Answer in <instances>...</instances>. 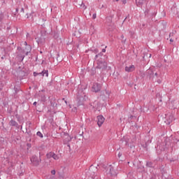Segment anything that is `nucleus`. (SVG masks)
Returning a JSON list of instances; mask_svg holds the SVG:
<instances>
[{"label":"nucleus","mask_w":179,"mask_h":179,"mask_svg":"<svg viewBox=\"0 0 179 179\" xmlns=\"http://www.w3.org/2000/svg\"><path fill=\"white\" fill-rule=\"evenodd\" d=\"M99 169H97V166H94V165H91L90 166L88 174H90V177L91 178L94 179L96 178V176H97V171Z\"/></svg>","instance_id":"f257e3e1"},{"label":"nucleus","mask_w":179,"mask_h":179,"mask_svg":"<svg viewBox=\"0 0 179 179\" xmlns=\"http://www.w3.org/2000/svg\"><path fill=\"white\" fill-rule=\"evenodd\" d=\"M76 96L78 106H82V104H83V101H85V97H86V95H85L83 92H81L80 93L78 92Z\"/></svg>","instance_id":"f03ea898"},{"label":"nucleus","mask_w":179,"mask_h":179,"mask_svg":"<svg viewBox=\"0 0 179 179\" xmlns=\"http://www.w3.org/2000/svg\"><path fill=\"white\" fill-rule=\"evenodd\" d=\"M31 162L34 166H39L40 163H41V158H40V157H38L36 155H33L31 157Z\"/></svg>","instance_id":"7ed1b4c3"},{"label":"nucleus","mask_w":179,"mask_h":179,"mask_svg":"<svg viewBox=\"0 0 179 179\" xmlns=\"http://www.w3.org/2000/svg\"><path fill=\"white\" fill-rule=\"evenodd\" d=\"M92 89V92H94L95 93H98V92H100V90H101V84L95 83H94Z\"/></svg>","instance_id":"20e7f679"},{"label":"nucleus","mask_w":179,"mask_h":179,"mask_svg":"<svg viewBox=\"0 0 179 179\" xmlns=\"http://www.w3.org/2000/svg\"><path fill=\"white\" fill-rule=\"evenodd\" d=\"M97 125L101 127L104 124L105 118L103 115H100L97 116Z\"/></svg>","instance_id":"39448f33"},{"label":"nucleus","mask_w":179,"mask_h":179,"mask_svg":"<svg viewBox=\"0 0 179 179\" xmlns=\"http://www.w3.org/2000/svg\"><path fill=\"white\" fill-rule=\"evenodd\" d=\"M46 157L48 159H51V157H52V159H54V160H58V159H59L58 155H56L55 153L52 152H50L48 153L46 155Z\"/></svg>","instance_id":"423d86ee"},{"label":"nucleus","mask_w":179,"mask_h":179,"mask_svg":"<svg viewBox=\"0 0 179 179\" xmlns=\"http://www.w3.org/2000/svg\"><path fill=\"white\" fill-rule=\"evenodd\" d=\"M124 70L126 72H134V71H135V65L132 64V65H130V66H127L125 68H124Z\"/></svg>","instance_id":"0eeeda50"},{"label":"nucleus","mask_w":179,"mask_h":179,"mask_svg":"<svg viewBox=\"0 0 179 179\" xmlns=\"http://www.w3.org/2000/svg\"><path fill=\"white\" fill-rule=\"evenodd\" d=\"M174 120V116L173 115H170L166 119V121H165V123L166 124V125H170L171 122H173Z\"/></svg>","instance_id":"6e6552de"},{"label":"nucleus","mask_w":179,"mask_h":179,"mask_svg":"<svg viewBox=\"0 0 179 179\" xmlns=\"http://www.w3.org/2000/svg\"><path fill=\"white\" fill-rule=\"evenodd\" d=\"M90 106L94 110H97V108H99V102L97 101H94V102H91L90 103Z\"/></svg>","instance_id":"1a4fd4ad"},{"label":"nucleus","mask_w":179,"mask_h":179,"mask_svg":"<svg viewBox=\"0 0 179 179\" xmlns=\"http://www.w3.org/2000/svg\"><path fill=\"white\" fill-rule=\"evenodd\" d=\"M136 6L141 8L144 3H146V0H136Z\"/></svg>","instance_id":"9d476101"},{"label":"nucleus","mask_w":179,"mask_h":179,"mask_svg":"<svg viewBox=\"0 0 179 179\" xmlns=\"http://www.w3.org/2000/svg\"><path fill=\"white\" fill-rule=\"evenodd\" d=\"M31 51V45H28L25 47V50H24V52H25V55H29V53Z\"/></svg>","instance_id":"9b49d317"},{"label":"nucleus","mask_w":179,"mask_h":179,"mask_svg":"<svg viewBox=\"0 0 179 179\" xmlns=\"http://www.w3.org/2000/svg\"><path fill=\"white\" fill-rule=\"evenodd\" d=\"M98 69H106L107 66L106 65V62H101L97 66Z\"/></svg>","instance_id":"f8f14e48"},{"label":"nucleus","mask_w":179,"mask_h":179,"mask_svg":"<svg viewBox=\"0 0 179 179\" xmlns=\"http://www.w3.org/2000/svg\"><path fill=\"white\" fill-rule=\"evenodd\" d=\"M10 125L11 127H16V128H19V124H17V122L15 121L14 120H11L10 121Z\"/></svg>","instance_id":"ddd939ff"},{"label":"nucleus","mask_w":179,"mask_h":179,"mask_svg":"<svg viewBox=\"0 0 179 179\" xmlns=\"http://www.w3.org/2000/svg\"><path fill=\"white\" fill-rule=\"evenodd\" d=\"M40 75H42V76H44V75H45V76L48 78V70H43L42 72L39 73Z\"/></svg>","instance_id":"4468645a"},{"label":"nucleus","mask_w":179,"mask_h":179,"mask_svg":"<svg viewBox=\"0 0 179 179\" xmlns=\"http://www.w3.org/2000/svg\"><path fill=\"white\" fill-rule=\"evenodd\" d=\"M147 73L149 76H152V75H155V73L153 72V70L149 69L147 70Z\"/></svg>","instance_id":"2eb2a0df"},{"label":"nucleus","mask_w":179,"mask_h":179,"mask_svg":"<svg viewBox=\"0 0 179 179\" xmlns=\"http://www.w3.org/2000/svg\"><path fill=\"white\" fill-rule=\"evenodd\" d=\"M24 55H18V58H19V59H20V61H23V59H24Z\"/></svg>","instance_id":"dca6fc26"},{"label":"nucleus","mask_w":179,"mask_h":179,"mask_svg":"<svg viewBox=\"0 0 179 179\" xmlns=\"http://www.w3.org/2000/svg\"><path fill=\"white\" fill-rule=\"evenodd\" d=\"M146 166L147 167H152L153 163H152V162H147Z\"/></svg>","instance_id":"f3484780"},{"label":"nucleus","mask_w":179,"mask_h":179,"mask_svg":"<svg viewBox=\"0 0 179 179\" xmlns=\"http://www.w3.org/2000/svg\"><path fill=\"white\" fill-rule=\"evenodd\" d=\"M36 135H37V136H39V138H43V134L40 131H38L36 133Z\"/></svg>","instance_id":"a211bd4d"},{"label":"nucleus","mask_w":179,"mask_h":179,"mask_svg":"<svg viewBox=\"0 0 179 179\" xmlns=\"http://www.w3.org/2000/svg\"><path fill=\"white\" fill-rule=\"evenodd\" d=\"M3 89V83H2V81L0 80V92Z\"/></svg>","instance_id":"6ab92c4d"},{"label":"nucleus","mask_w":179,"mask_h":179,"mask_svg":"<svg viewBox=\"0 0 179 179\" xmlns=\"http://www.w3.org/2000/svg\"><path fill=\"white\" fill-rule=\"evenodd\" d=\"M113 1H115L116 2H118V1L120 0H113ZM121 2H122V3H124L125 5V3H127V0H120Z\"/></svg>","instance_id":"aec40b11"},{"label":"nucleus","mask_w":179,"mask_h":179,"mask_svg":"<svg viewBox=\"0 0 179 179\" xmlns=\"http://www.w3.org/2000/svg\"><path fill=\"white\" fill-rule=\"evenodd\" d=\"M57 171H55V169H53L51 171V174H52V176H55Z\"/></svg>","instance_id":"412c9836"},{"label":"nucleus","mask_w":179,"mask_h":179,"mask_svg":"<svg viewBox=\"0 0 179 179\" xmlns=\"http://www.w3.org/2000/svg\"><path fill=\"white\" fill-rule=\"evenodd\" d=\"M15 117L17 118V121H20V115H19L18 114L15 115Z\"/></svg>","instance_id":"4be33fe9"},{"label":"nucleus","mask_w":179,"mask_h":179,"mask_svg":"<svg viewBox=\"0 0 179 179\" xmlns=\"http://www.w3.org/2000/svg\"><path fill=\"white\" fill-rule=\"evenodd\" d=\"M110 173L111 176H117L116 173H114V172H113V171L111 170V169H110Z\"/></svg>","instance_id":"5701e85b"},{"label":"nucleus","mask_w":179,"mask_h":179,"mask_svg":"<svg viewBox=\"0 0 179 179\" xmlns=\"http://www.w3.org/2000/svg\"><path fill=\"white\" fill-rule=\"evenodd\" d=\"M38 75H41L40 73L34 72V76H38Z\"/></svg>","instance_id":"b1692460"},{"label":"nucleus","mask_w":179,"mask_h":179,"mask_svg":"<svg viewBox=\"0 0 179 179\" xmlns=\"http://www.w3.org/2000/svg\"><path fill=\"white\" fill-rule=\"evenodd\" d=\"M149 14V9H146L145 11V15H148Z\"/></svg>","instance_id":"393cba45"},{"label":"nucleus","mask_w":179,"mask_h":179,"mask_svg":"<svg viewBox=\"0 0 179 179\" xmlns=\"http://www.w3.org/2000/svg\"><path fill=\"white\" fill-rule=\"evenodd\" d=\"M157 83H158L159 85H160V83H162V80L158 79V80H157Z\"/></svg>","instance_id":"a878e982"},{"label":"nucleus","mask_w":179,"mask_h":179,"mask_svg":"<svg viewBox=\"0 0 179 179\" xmlns=\"http://www.w3.org/2000/svg\"><path fill=\"white\" fill-rule=\"evenodd\" d=\"M96 13L93 14L92 19H96Z\"/></svg>","instance_id":"bb28decb"},{"label":"nucleus","mask_w":179,"mask_h":179,"mask_svg":"<svg viewBox=\"0 0 179 179\" xmlns=\"http://www.w3.org/2000/svg\"><path fill=\"white\" fill-rule=\"evenodd\" d=\"M118 157H121V156H122V153L121 152H119L118 155H117Z\"/></svg>","instance_id":"cd10ccee"},{"label":"nucleus","mask_w":179,"mask_h":179,"mask_svg":"<svg viewBox=\"0 0 179 179\" xmlns=\"http://www.w3.org/2000/svg\"><path fill=\"white\" fill-rule=\"evenodd\" d=\"M100 55V54L96 55H95V59H97V58H99V56Z\"/></svg>","instance_id":"c85d7f7f"},{"label":"nucleus","mask_w":179,"mask_h":179,"mask_svg":"<svg viewBox=\"0 0 179 179\" xmlns=\"http://www.w3.org/2000/svg\"><path fill=\"white\" fill-rule=\"evenodd\" d=\"M21 12H22V13H24V8H21Z\"/></svg>","instance_id":"c756f323"},{"label":"nucleus","mask_w":179,"mask_h":179,"mask_svg":"<svg viewBox=\"0 0 179 179\" xmlns=\"http://www.w3.org/2000/svg\"><path fill=\"white\" fill-rule=\"evenodd\" d=\"M2 19H3L2 15H0V22H2Z\"/></svg>","instance_id":"7c9ffc66"},{"label":"nucleus","mask_w":179,"mask_h":179,"mask_svg":"<svg viewBox=\"0 0 179 179\" xmlns=\"http://www.w3.org/2000/svg\"><path fill=\"white\" fill-rule=\"evenodd\" d=\"M155 76H157V78H159V74H157V73H155Z\"/></svg>","instance_id":"2f4dec72"},{"label":"nucleus","mask_w":179,"mask_h":179,"mask_svg":"<svg viewBox=\"0 0 179 179\" xmlns=\"http://www.w3.org/2000/svg\"><path fill=\"white\" fill-rule=\"evenodd\" d=\"M29 17H30V16L29 15V13H27V19H29Z\"/></svg>","instance_id":"473e14b6"},{"label":"nucleus","mask_w":179,"mask_h":179,"mask_svg":"<svg viewBox=\"0 0 179 179\" xmlns=\"http://www.w3.org/2000/svg\"><path fill=\"white\" fill-rule=\"evenodd\" d=\"M170 41H171V43H173V42H174V40H173V38H171V39H170Z\"/></svg>","instance_id":"72a5a7b5"},{"label":"nucleus","mask_w":179,"mask_h":179,"mask_svg":"<svg viewBox=\"0 0 179 179\" xmlns=\"http://www.w3.org/2000/svg\"><path fill=\"white\" fill-rule=\"evenodd\" d=\"M24 44L26 46L29 45L27 44V41H25V42L24 43Z\"/></svg>","instance_id":"f704fd0d"},{"label":"nucleus","mask_w":179,"mask_h":179,"mask_svg":"<svg viewBox=\"0 0 179 179\" xmlns=\"http://www.w3.org/2000/svg\"><path fill=\"white\" fill-rule=\"evenodd\" d=\"M33 105L34 106H37V103L35 101V102H34Z\"/></svg>","instance_id":"c9c22d12"},{"label":"nucleus","mask_w":179,"mask_h":179,"mask_svg":"<svg viewBox=\"0 0 179 179\" xmlns=\"http://www.w3.org/2000/svg\"><path fill=\"white\" fill-rule=\"evenodd\" d=\"M102 52H106V49H102Z\"/></svg>","instance_id":"e433bc0d"},{"label":"nucleus","mask_w":179,"mask_h":179,"mask_svg":"<svg viewBox=\"0 0 179 179\" xmlns=\"http://www.w3.org/2000/svg\"><path fill=\"white\" fill-rule=\"evenodd\" d=\"M50 179H55V177L52 176V177H50Z\"/></svg>","instance_id":"4c0bfd02"},{"label":"nucleus","mask_w":179,"mask_h":179,"mask_svg":"<svg viewBox=\"0 0 179 179\" xmlns=\"http://www.w3.org/2000/svg\"><path fill=\"white\" fill-rule=\"evenodd\" d=\"M171 36H173V33L169 34V37H171Z\"/></svg>","instance_id":"58836bf2"},{"label":"nucleus","mask_w":179,"mask_h":179,"mask_svg":"<svg viewBox=\"0 0 179 179\" xmlns=\"http://www.w3.org/2000/svg\"><path fill=\"white\" fill-rule=\"evenodd\" d=\"M15 93H17V90L16 87H15Z\"/></svg>","instance_id":"ea45409f"},{"label":"nucleus","mask_w":179,"mask_h":179,"mask_svg":"<svg viewBox=\"0 0 179 179\" xmlns=\"http://www.w3.org/2000/svg\"><path fill=\"white\" fill-rule=\"evenodd\" d=\"M16 12H19V8H16Z\"/></svg>","instance_id":"a19ab883"},{"label":"nucleus","mask_w":179,"mask_h":179,"mask_svg":"<svg viewBox=\"0 0 179 179\" xmlns=\"http://www.w3.org/2000/svg\"><path fill=\"white\" fill-rule=\"evenodd\" d=\"M121 38H124V35H122V36H121Z\"/></svg>","instance_id":"79ce46f5"},{"label":"nucleus","mask_w":179,"mask_h":179,"mask_svg":"<svg viewBox=\"0 0 179 179\" xmlns=\"http://www.w3.org/2000/svg\"><path fill=\"white\" fill-rule=\"evenodd\" d=\"M130 118H134V116H133V115H131V116L130 117Z\"/></svg>","instance_id":"37998d69"},{"label":"nucleus","mask_w":179,"mask_h":179,"mask_svg":"<svg viewBox=\"0 0 179 179\" xmlns=\"http://www.w3.org/2000/svg\"><path fill=\"white\" fill-rule=\"evenodd\" d=\"M106 94H107V91H105Z\"/></svg>","instance_id":"c03bdc74"},{"label":"nucleus","mask_w":179,"mask_h":179,"mask_svg":"<svg viewBox=\"0 0 179 179\" xmlns=\"http://www.w3.org/2000/svg\"><path fill=\"white\" fill-rule=\"evenodd\" d=\"M152 57V55H150V57Z\"/></svg>","instance_id":"a18cd8bd"},{"label":"nucleus","mask_w":179,"mask_h":179,"mask_svg":"<svg viewBox=\"0 0 179 179\" xmlns=\"http://www.w3.org/2000/svg\"><path fill=\"white\" fill-rule=\"evenodd\" d=\"M31 14H29V16H31Z\"/></svg>","instance_id":"49530a36"},{"label":"nucleus","mask_w":179,"mask_h":179,"mask_svg":"<svg viewBox=\"0 0 179 179\" xmlns=\"http://www.w3.org/2000/svg\"><path fill=\"white\" fill-rule=\"evenodd\" d=\"M65 103H66V101H65Z\"/></svg>","instance_id":"de8ad7c7"}]
</instances>
